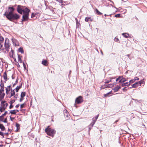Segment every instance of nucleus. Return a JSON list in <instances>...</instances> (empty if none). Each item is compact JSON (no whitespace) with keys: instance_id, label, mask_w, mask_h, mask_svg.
I'll return each mask as SVG.
<instances>
[{"instance_id":"3c124183","label":"nucleus","mask_w":147,"mask_h":147,"mask_svg":"<svg viewBox=\"0 0 147 147\" xmlns=\"http://www.w3.org/2000/svg\"><path fill=\"white\" fill-rule=\"evenodd\" d=\"M115 40L117 42H118L119 39L117 38H115Z\"/></svg>"},{"instance_id":"6e6552de","label":"nucleus","mask_w":147,"mask_h":147,"mask_svg":"<svg viewBox=\"0 0 147 147\" xmlns=\"http://www.w3.org/2000/svg\"><path fill=\"white\" fill-rule=\"evenodd\" d=\"M64 116L66 119H68L69 118V114L66 110H65L63 111Z\"/></svg>"},{"instance_id":"bb28decb","label":"nucleus","mask_w":147,"mask_h":147,"mask_svg":"<svg viewBox=\"0 0 147 147\" xmlns=\"http://www.w3.org/2000/svg\"><path fill=\"white\" fill-rule=\"evenodd\" d=\"M4 40L3 38L1 36H0V42L3 44Z\"/></svg>"},{"instance_id":"e2e57ef3","label":"nucleus","mask_w":147,"mask_h":147,"mask_svg":"<svg viewBox=\"0 0 147 147\" xmlns=\"http://www.w3.org/2000/svg\"><path fill=\"white\" fill-rule=\"evenodd\" d=\"M11 87V86H7V88H8V89L9 88H10Z\"/></svg>"},{"instance_id":"f3484780","label":"nucleus","mask_w":147,"mask_h":147,"mask_svg":"<svg viewBox=\"0 0 147 147\" xmlns=\"http://www.w3.org/2000/svg\"><path fill=\"white\" fill-rule=\"evenodd\" d=\"M10 93L11 95L10 96H9V98H11L12 96H13L15 95V92L14 91V90H13L11 91Z\"/></svg>"},{"instance_id":"bf43d9fd","label":"nucleus","mask_w":147,"mask_h":147,"mask_svg":"<svg viewBox=\"0 0 147 147\" xmlns=\"http://www.w3.org/2000/svg\"><path fill=\"white\" fill-rule=\"evenodd\" d=\"M34 16H35V15L33 13H32L31 15V18H33Z\"/></svg>"},{"instance_id":"ea45409f","label":"nucleus","mask_w":147,"mask_h":147,"mask_svg":"<svg viewBox=\"0 0 147 147\" xmlns=\"http://www.w3.org/2000/svg\"><path fill=\"white\" fill-rule=\"evenodd\" d=\"M16 126L17 128V129H18V128L20 127V125L18 123H16Z\"/></svg>"},{"instance_id":"603ef678","label":"nucleus","mask_w":147,"mask_h":147,"mask_svg":"<svg viewBox=\"0 0 147 147\" xmlns=\"http://www.w3.org/2000/svg\"><path fill=\"white\" fill-rule=\"evenodd\" d=\"M4 134H3L2 132L1 131L0 132V135L3 136L4 135Z\"/></svg>"},{"instance_id":"338daca9","label":"nucleus","mask_w":147,"mask_h":147,"mask_svg":"<svg viewBox=\"0 0 147 147\" xmlns=\"http://www.w3.org/2000/svg\"><path fill=\"white\" fill-rule=\"evenodd\" d=\"M118 121V120H116V121H115L114 122V123L115 124V123H116Z\"/></svg>"},{"instance_id":"b1692460","label":"nucleus","mask_w":147,"mask_h":147,"mask_svg":"<svg viewBox=\"0 0 147 147\" xmlns=\"http://www.w3.org/2000/svg\"><path fill=\"white\" fill-rule=\"evenodd\" d=\"M18 51L21 53H24L23 49L22 48L20 47L18 49Z\"/></svg>"},{"instance_id":"412c9836","label":"nucleus","mask_w":147,"mask_h":147,"mask_svg":"<svg viewBox=\"0 0 147 147\" xmlns=\"http://www.w3.org/2000/svg\"><path fill=\"white\" fill-rule=\"evenodd\" d=\"M121 88V87L119 86H117L115 87L114 89V90L116 92L118 91Z\"/></svg>"},{"instance_id":"4be33fe9","label":"nucleus","mask_w":147,"mask_h":147,"mask_svg":"<svg viewBox=\"0 0 147 147\" xmlns=\"http://www.w3.org/2000/svg\"><path fill=\"white\" fill-rule=\"evenodd\" d=\"M97 120L96 119H95L94 118H92V123H91V125H92V126H93L94 124H95V123L96 122V121Z\"/></svg>"},{"instance_id":"9d476101","label":"nucleus","mask_w":147,"mask_h":147,"mask_svg":"<svg viewBox=\"0 0 147 147\" xmlns=\"http://www.w3.org/2000/svg\"><path fill=\"white\" fill-rule=\"evenodd\" d=\"M3 77L5 82L6 81L9 79L7 78V74L6 71L3 74Z\"/></svg>"},{"instance_id":"49530a36","label":"nucleus","mask_w":147,"mask_h":147,"mask_svg":"<svg viewBox=\"0 0 147 147\" xmlns=\"http://www.w3.org/2000/svg\"><path fill=\"white\" fill-rule=\"evenodd\" d=\"M111 94L110 92H109L108 93L105 94L104 95V96H109V94Z\"/></svg>"},{"instance_id":"72a5a7b5","label":"nucleus","mask_w":147,"mask_h":147,"mask_svg":"<svg viewBox=\"0 0 147 147\" xmlns=\"http://www.w3.org/2000/svg\"><path fill=\"white\" fill-rule=\"evenodd\" d=\"M25 105V103H24L23 104H21L20 105V108L21 109H22L24 107V105Z\"/></svg>"},{"instance_id":"f03ea898","label":"nucleus","mask_w":147,"mask_h":147,"mask_svg":"<svg viewBox=\"0 0 147 147\" xmlns=\"http://www.w3.org/2000/svg\"><path fill=\"white\" fill-rule=\"evenodd\" d=\"M4 15L10 21H12L13 20H17L19 19L20 17V15L16 13H5Z\"/></svg>"},{"instance_id":"0eeeda50","label":"nucleus","mask_w":147,"mask_h":147,"mask_svg":"<svg viewBox=\"0 0 147 147\" xmlns=\"http://www.w3.org/2000/svg\"><path fill=\"white\" fill-rule=\"evenodd\" d=\"M11 41L14 45L15 46H19V43L18 41L15 38H12L11 39Z\"/></svg>"},{"instance_id":"c756f323","label":"nucleus","mask_w":147,"mask_h":147,"mask_svg":"<svg viewBox=\"0 0 147 147\" xmlns=\"http://www.w3.org/2000/svg\"><path fill=\"white\" fill-rule=\"evenodd\" d=\"M96 11L97 13L98 14V15H100L102 14V13L100 12L97 9H96Z\"/></svg>"},{"instance_id":"2eb2a0df","label":"nucleus","mask_w":147,"mask_h":147,"mask_svg":"<svg viewBox=\"0 0 147 147\" xmlns=\"http://www.w3.org/2000/svg\"><path fill=\"white\" fill-rule=\"evenodd\" d=\"M42 64L46 66H47L48 65L47 62V61L46 60H43L42 61Z\"/></svg>"},{"instance_id":"774afa93","label":"nucleus","mask_w":147,"mask_h":147,"mask_svg":"<svg viewBox=\"0 0 147 147\" xmlns=\"http://www.w3.org/2000/svg\"><path fill=\"white\" fill-rule=\"evenodd\" d=\"M16 112H19V111L18 110H16Z\"/></svg>"},{"instance_id":"aec40b11","label":"nucleus","mask_w":147,"mask_h":147,"mask_svg":"<svg viewBox=\"0 0 147 147\" xmlns=\"http://www.w3.org/2000/svg\"><path fill=\"white\" fill-rule=\"evenodd\" d=\"M130 85L129 82H126L125 83H123L122 84V86L123 87L125 86H129Z\"/></svg>"},{"instance_id":"7c9ffc66","label":"nucleus","mask_w":147,"mask_h":147,"mask_svg":"<svg viewBox=\"0 0 147 147\" xmlns=\"http://www.w3.org/2000/svg\"><path fill=\"white\" fill-rule=\"evenodd\" d=\"M104 86H105V87H109V88H110V87H111V86H112V84H108V85H104Z\"/></svg>"},{"instance_id":"de8ad7c7","label":"nucleus","mask_w":147,"mask_h":147,"mask_svg":"<svg viewBox=\"0 0 147 147\" xmlns=\"http://www.w3.org/2000/svg\"><path fill=\"white\" fill-rule=\"evenodd\" d=\"M23 99H24L23 97H21V98L20 99V102H22L23 100Z\"/></svg>"},{"instance_id":"6ab92c4d","label":"nucleus","mask_w":147,"mask_h":147,"mask_svg":"<svg viewBox=\"0 0 147 147\" xmlns=\"http://www.w3.org/2000/svg\"><path fill=\"white\" fill-rule=\"evenodd\" d=\"M85 20L86 22H88L89 21L92 22V20L91 18L88 17L86 18Z\"/></svg>"},{"instance_id":"c9c22d12","label":"nucleus","mask_w":147,"mask_h":147,"mask_svg":"<svg viewBox=\"0 0 147 147\" xmlns=\"http://www.w3.org/2000/svg\"><path fill=\"white\" fill-rule=\"evenodd\" d=\"M121 76H119V77L117 78L116 79V81H118V80H120V78H121Z\"/></svg>"},{"instance_id":"7ed1b4c3","label":"nucleus","mask_w":147,"mask_h":147,"mask_svg":"<svg viewBox=\"0 0 147 147\" xmlns=\"http://www.w3.org/2000/svg\"><path fill=\"white\" fill-rule=\"evenodd\" d=\"M45 131L48 135L53 137L55 133V131L54 129L48 127L45 129Z\"/></svg>"},{"instance_id":"393cba45","label":"nucleus","mask_w":147,"mask_h":147,"mask_svg":"<svg viewBox=\"0 0 147 147\" xmlns=\"http://www.w3.org/2000/svg\"><path fill=\"white\" fill-rule=\"evenodd\" d=\"M26 94V93L25 92H22L21 93V97H24Z\"/></svg>"},{"instance_id":"5701e85b","label":"nucleus","mask_w":147,"mask_h":147,"mask_svg":"<svg viewBox=\"0 0 147 147\" xmlns=\"http://www.w3.org/2000/svg\"><path fill=\"white\" fill-rule=\"evenodd\" d=\"M0 128L2 131H4L5 129V127L3 124H0Z\"/></svg>"},{"instance_id":"58836bf2","label":"nucleus","mask_w":147,"mask_h":147,"mask_svg":"<svg viewBox=\"0 0 147 147\" xmlns=\"http://www.w3.org/2000/svg\"><path fill=\"white\" fill-rule=\"evenodd\" d=\"M135 81L139 80V78L137 77H135L134 79Z\"/></svg>"},{"instance_id":"dca6fc26","label":"nucleus","mask_w":147,"mask_h":147,"mask_svg":"<svg viewBox=\"0 0 147 147\" xmlns=\"http://www.w3.org/2000/svg\"><path fill=\"white\" fill-rule=\"evenodd\" d=\"M122 35L125 38H127L129 37V34L127 33H123L122 34Z\"/></svg>"},{"instance_id":"473e14b6","label":"nucleus","mask_w":147,"mask_h":147,"mask_svg":"<svg viewBox=\"0 0 147 147\" xmlns=\"http://www.w3.org/2000/svg\"><path fill=\"white\" fill-rule=\"evenodd\" d=\"M15 102V100H12L10 101L9 103L10 104H12Z\"/></svg>"},{"instance_id":"a211bd4d","label":"nucleus","mask_w":147,"mask_h":147,"mask_svg":"<svg viewBox=\"0 0 147 147\" xmlns=\"http://www.w3.org/2000/svg\"><path fill=\"white\" fill-rule=\"evenodd\" d=\"M22 84H21V85H19V86H17L16 88H15V90H16V92H18L19 89L21 88L22 87Z\"/></svg>"},{"instance_id":"8fccbe9b","label":"nucleus","mask_w":147,"mask_h":147,"mask_svg":"<svg viewBox=\"0 0 147 147\" xmlns=\"http://www.w3.org/2000/svg\"><path fill=\"white\" fill-rule=\"evenodd\" d=\"M3 122L6 123L7 122V119L6 118H5L4 120H3Z\"/></svg>"},{"instance_id":"4c0bfd02","label":"nucleus","mask_w":147,"mask_h":147,"mask_svg":"<svg viewBox=\"0 0 147 147\" xmlns=\"http://www.w3.org/2000/svg\"><path fill=\"white\" fill-rule=\"evenodd\" d=\"M112 82L111 80H107L105 82V84L108 83L110 82Z\"/></svg>"},{"instance_id":"423d86ee","label":"nucleus","mask_w":147,"mask_h":147,"mask_svg":"<svg viewBox=\"0 0 147 147\" xmlns=\"http://www.w3.org/2000/svg\"><path fill=\"white\" fill-rule=\"evenodd\" d=\"M7 40H8V38H6L4 45L6 50L7 51H9V43L7 42Z\"/></svg>"},{"instance_id":"a19ab883","label":"nucleus","mask_w":147,"mask_h":147,"mask_svg":"<svg viewBox=\"0 0 147 147\" xmlns=\"http://www.w3.org/2000/svg\"><path fill=\"white\" fill-rule=\"evenodd\" d=\"M6 91L7 92V91H10L11 88H9L8 89V88H7L6 87Z\"/></svg>"},{"instance_id":"5fc2aeb1","label":"nucleus","mask_w":147,"mask_h":147,"mask_svg":"<svg viewBox=\"0 0 147 147\" xmlns=\"http://www.w3.org/2000/svg\"><path fill=\"white\" fill-rule=\"evenodd\" d=\"M18 97V95L17 94H16V95H14V98H17Z\"/></svg>"},{"instance_id":"69168bd1","label":"nucleus","mask_w":147,"mask_h":147,"mask_svg":"<svg viewBox=\"0 0 147 147\" xmlns=\"http://www.w3.org/2000/svg\"><path fill=\"white\" fill-rule=\"evenodd\" d=\"M6 115V114L4 113L1 116H2V117H3L4 116H5Z\"/></svg>"},{"instance_id":"cd10ccee","label":"nucleus","mask_w":147,"mask_h":147,"mask_svg":"<svg viewBox=\"0 0 147 147\" xmlns=\"http://www.w3.org/2000/svg\"><path fill=\"white\" fill-rule=\"evenodd\" d=\"M6 108L3 107H0V111L1 112H2L5 110Z\"/></svg>"},{"instance_id":"09e8293b","label":"nucleus","mask_w":147,"mask_h":147,"mask_svg":"<svg viewBox=\"0 0 147 147\" xmlns=\"http://www.w3.org/2000/svg\"><path fill=\"white\" fill-rule=\"evenodd\" d=\"M13 107V106L12 105V104H10V105L9 106V109H11V108H12Z\"/></svg>"},{"instance_id":"c85d7f7f","label":"nucleus","mask_w":147,"mask_h":147,"mask_svg":"<svg viewBox=\"0 0 147 147\" xmlns=\"http://www.w3.org/2000/svg\"><path fill=\"white\" fill-rule=\"evenodd\" d=\"M93 126L92 125H91V124H90L89 126H88L89 127V131H90L91 129L92 128V127Z\"/></svg>"},{"instance_id":"f8f14e48","label":"nucleus","mask_w":147,"mask_h":147,"mask_svg":"<svg viewBox=\"0 0 147 147\" xmlns=\"http://www.w3.org/2000/svg\"><path fill=\"white\" fill-rule=\"evenodd\" d=\"M9 9L10 10V11L8 13H13V11L15 10V9L13 7H9Z\"/></svg>"},{"instance_id":"0e129e2a","label":"nucleus","mask_w":147,"mask_h":147,"mask_svg":"<svg viewBox=\"0 0 147 147\" xmlns=\"http://www.w3.org/2000/svg\"><path fill=\"white\" fill-rule=\"evenodd\" d=\"M6 93L7 94H8L9 93V92L7 91H7H6Z\"/></svg>"},{"instance_id":"9b49d317","label":"nucleus","mask_w":147,"mask_h":147,"mask_svg":"<svg viewBox=\"0 0 147 147\" xmlns=\"http://www.w3.org/2000/svg\"><path fill=\"white\" fill-rule=\"evenodd\" d=\"M121 76V78H120V80L119 81V83H123L127 81V80L125 78H123L122 76Z\"/></svg>"},{"instance_id":"20e7f679","label":"nucleus","mask_w":147,"mask_h":147,"mask_svg":"<svg viewBox=\"0 0 147 147\" xmlns=\"http://www.w3.org/2000/svg\"><path fill=\"white\" fill-rule=\"evenodd\" d=\"M143 83V81L141 80L138 82H136L132 85V87L133 88H136L138 86H140L141 84Z\"/></svg>"},{"instance_id":"a878e982","label":"nucleus","mask_w":147,"mask_h":147,"mask_svg":"<svg viewBox=\"0 0 147 147\" xmlns=\"http://www.w3.org/2000/svg\"><path fill=\"white\" fill-rule=\"evenodd\" d=\"M10 113L12 114L16 115V110H12L10 111Z\"/></svg>"},{"instance_id":"1a4fd4ad","label":"nucleus","mask_w":147,"mask_h":147,"mask_svg":"<svg viewBox=\"0 0 147 147\" xmlns=\"http://www.w3.org/2000/svg\"><path fill=\"white\" fill-rule=\"evenodd\" d=\"M7 105L8 104L5 101H2L1 102V107L6 108Z\"/></svg>"},{"instance_id":"f257e3e1","label":"nucleus","mask_w":147,"mask_h":147,"mask_svg":"<svg viewBox=\"0 0 147 147\" xmlns=\"http://www.w3.org/2000/svg\"><path fill=\"white\" fill-rule=\"evenodd\" d=\"M17 11L20 14H22V12L23 15L22 16V22L26 21L29 19V13L30 10L27 7L23 6L18 5L17 8Z\"/></svg>"},{"instance_id":"4d7b16f0","label":"nucleus","mask_w":147,"mask_h":147,"mask_svg":"<svg viewBox=\"0 0 147 147\" xmlns=\"http://www.w3.org/2000/svg\"><path fill=\"white\" fill-rule=\"evenodd\" d=\"M3 45V44H2V43L0 42V49H1V47H2Z\"/></svg>"},{"instance_id":"2f4dec72","label":"nucleus","mask_w":147,"mask_h":147,"mask_svg":"<svg viewBox=\"0 0 147 147\" xmlns=\"http://www.w3.org/2000/svg\"><path fill=\"white\" fill-rule=\"evenodd\" d=\"M135 80H134V79H133L130 80L129 81V83L130 85L131 84L133 83L134 82H135Z\"/></svg>"},{"instance_id":"79ce46f5","label":"nucleus","mask_w":147,"mask_h":147,"mask_svg":"<svg viewBox=\"0 0 147 147\" xmlns=\"http://www.w3.org/2000/svg\"><path fill=\"white\" fill-rule=\"evenodd\" d=\"M0 90L2 91H4V87H1V88L0 89Z\"/></svg>"},{"instance_id":"680f3d73","label":"nucleus","mask_w":147,"mask_h":147,"mask_svg":"<svg viewBox=\"0 0 147 147\" xmlns=\"http://www.w3.org/2000/svg\"><path fill=\"white\" fill-rule=\"evenodd\" d=\"M100 52H101V53L102 55H103V52H102V50H100Z\"/></svg>"},{"instance_id":"e433bc0d","label":"nucleus","mask_w":147,"mask_h":147,"mask_svg":"<svg viewBox=\"0 0 147 147\" xmlns=\"http://www.w3.org/2000/svg\"><path fill=\"white\" fill-rule=\"evenodd\" d=\"M120 14H116L115 16V17L117 18H119L120 17Z\"/></svg>"},{"instance_id":"f704fd0d","label":"nucleus","mask_w":147,"mask_h":147,"mask_svg":"<svg viewBox=\"0 0 147 147\" xmlns=\"http://www.w3.org/2000/svg\"><path fill=\"white\" fill-rule=\"evenodd\" d=\"M3 119V117H2V116H0V121H2Z\"/></svg>"},{"instance_id":"052dcab7","label":"nucleus","mask_w":147,"mask_h":147,"mask_svg":"<svg viewBox=\"0 0 147 147\" xmlns=\"http://www.w3.org/2000/svg\"><path fill=\"white\" fill-rule=\"evenodd\" d=\"M126 88H123V89L122 90H123V91H124L125 90H127L126 89Z\"/></svg>"},{"instance_id":"864d4df0","label":"nucleus","mask_w":147,"mask_h":147,"mask_svg":"<svg viewBox=\"0 0 147 147\" xmlns=\"http://www.w3.org/2000/svg\"><path fill=\"white\" fill-rule=\"evenodd\" d=\"M10 120L11 121H13L14 119V117H12L11 116L10 117Z\"/></svg>"},{"instance_id":"39448f33","label":"nucleus","mask_w":147,"mask_h":147,"mask_svg":"<svg viewBox=\"0 0 147 147\" xmlns=\"http://www.w3.org/2000/svg\"><path fill=\"white\" fill-rule=\"evenodd\" d=\"M83 101V100L82 97L81 96H79L76 98L75 103L79 104L82 102Z\"/></svg>"},{"instance_id":"6e6d98bb","label":"nucleus","mask_w":147,"mask_h":147,"mask_svg":"<svg viewBox=\"0 0 147 147\" xmlns=\"http://www.w3.org/2000/svg\"><path fill=\"white\" fill-rule=\"evenodd\" d=\"M23 66H24V69L26 68V65H25V64H24V62H23Z\"/></svg>"},{"instance_id":"4468645a","label":"nucleus","mask_w":147,"mask_h":147,"mask_svg":"<svg viewBox=\"0 0 147 147\" xmlns=\"http://www.w3.org/2000/svg\"><path fill=\"white\" fill-rule=\"evenodd\" d=\"M18 55V61L19 63H21L22 62V60L21 59L22 56H20L19 54Z\"/></svg>"},{"instance_id":"ddd939ff","label":"nucleus","mask_w":147,"mask_h":147,"mask_svg":"<svg viewBox=\"0 0 147 147\" xmlns=\"http://www.w3.org/2000/svg\"><path fill=\"white\" fill-rule=\"evenodd\" d=\"M4 91H2L0 90V98H4L5 94L4 93Z\"/></svg>"},{"instance_id":"c03bdc74","label":"nucleus","mask_w":147,"mask_h":147,"mask_svg":"<svg viewBox=\"0 0 147 147\" xmlns=\"http://www.w3.org/2000/svg\"><path fill=\"white\" fill-rule=\"evenodd\" d=\"M56 1H58L59 3H63V1L62 0H56Z\"/></svg>"},{"instance_id":"37998d69","label":"nucleus","mask_w":147,"mask_h":147,"mask_svg":"<svg viewBox=\"0 0 147 147\" xmlns=\"http://www.w3.org/2000/svg\"><path fill=\"white\" fill-rule=\"evenodd\" d=\"M0 87H4V85L3 83H1L0 85Z\"/></svg>"},{"instance_id":"a18cd8bd","label":"nucleus","mask_w":147,"mask_h":147,"mask_svg":"<svg viewBox=\"0 0 147 147\" xmlns=\"http://www.w3.org/2000/svg\"><path fill=\"white\" fill-rule=\"evenodd\" d=\"M99 116V115H98L94 117H93V118H94L95 119L97 120L98 117Z\"/></svg>"},{"instance_id":"13d9d810","label":"nucleus","mask_w":147,"mask_h":147,"mask_svg":"<svg viewBox=\"0 0 147 147\" xmlns=\"http://www.w3.org/2000/svg\"><path fill=\"white\" fill-rule=\"evenodd\" d=\"M20 106V104H18V105H17L16 106V108H18L19 107V106Z\"/></svg>"}]
</instances>
